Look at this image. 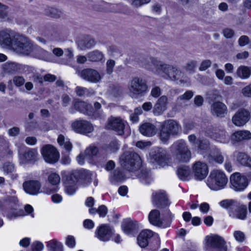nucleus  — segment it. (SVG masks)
I'll return each mask as SVG.
<instances>
[{"label":"nucleus","instance_id":"c85d7f7f","mask_svg":"<svg viewBox=\"0 0 251 251\" xmlns=\"http://www.w3.org/2000/svg\"><path fill=\"white\" fill-rule=\"evenodd\" d=\"M140 132L147 137H152L156 134L157 128L155 125L150 123H145L139 127Z\"/></svg>","mask_w":251,"mask_h":251},{"label":"nucleus","instance_id":"2f4dec72","mask_svg":"<svg viewBox=\"0 0 251 251\" xmlns=\"http://www.w3.org/2000/svg\"><path fill=\"white\" fill-rule=\"evenodd\" d=\"M3 69L5 73L12 75L22 73L24 66L15 62H6L4 65Z\"/></svg>","mask_w":251,"mask_h":251},{"label":"nucleus","instance_id":"b1692460","mask_svg":"<svg viewBox=\"0 0 251 251\" xmlns=\"http://www.w3.org/2000/svg\"><path fill=\"white\" fill-rule=\"evenodd\" d=\"M168 98L166 96H161L154 105L152 113L155 116H160L166 111L167 108Z\"/></svg>","mask_w":251,"mask_h":251},{"label":"nucleus","instance_id":"052dcab7","mask_svg":"<svg viewBox=\"0 0 251 251\" xmlns=\"http://www.w3.org/2000/svg\"><path fill=\"white\" fill-rule=\"evenodd\" d=\"M98 152V149L96 147L90 146L85 151V154L86 156L93 157L95 156Z\"/></svg>","mask_w":251,"mask_h":251},{"label":"nucleus","instance_id":"c9c22d12","mask_svg":"<svg viewBox=\"0 0 251 251\" xmlns=\"http://www.w3.org/2000/svg\"><path fill=\"white\" fill-rule=\"evenodd\" d=\"M95 44V40L89 36L84 37L77 42L78 48L82 50L90 49L93 48Z\"/></svg>","mask_w":251,"mask_h":251},{"label":"nucleus","instance_id":"cd10ccee","mask_svg":"<svg viewBox=\"0 0 251 251\" xmlns=\"http://www.w3.org/2000/svg\"><path fill=\"white\" fill-rule=\"evenodd\" d=\"M164 73L171 80H179L183 78V74L176 67L168 64Z\"/></svg>","mask_w":251,"mask_h":251},{"label":"nucleus","instance_id":"864d4df0","mask_svg":"<svg viewBox=\"0 0 251 251\" xmlns=\"http://www.w3.org/2000/svg\"><path fill=\"white\" fill-rule=\"evenodd\" d=\"M3 170L7 174H11L15 171L14 165L10 162H5L3 165Z\"/></svg>","mask_w":251,"mask_h":251},{"label":"nucleus","instance_id":"423d86ee","mask_svg":"<svg viewBox=\"0 0 251 251\" xmlns=\"http://www.w3.org/2000/svg\"><path fill=\"white\" fill-rule=\"evenodd\" d=\"M42 155L44 160L50 164L56 163L60 157L58 150L51 145H45L41 150Z\"/></svg>","mask_w":251,"mask_h":251},{"label":"nucleus","instance_id":"473e14b6","mask_svg":"<svg viewBox=\"0 0 251 251\" xmlns=\"http://www.w3.org/2000/svg\"><path fill=\"white\" fill-rule=\"evenodd\" d=\"M226 106L223 102H214L211 106V112L213 114L219 117H224L227 113Z\"/></svg>","mask_w":251,"mask_h":251},{"label":"nucleus","instance_id":"9b49d317","mask_svg":"<svg viewBox=\"0 0 251 251\" xmlns=\"http://www.w3.org/2000/svg\"><path fill=\"white\" fill-rule=\"evenodd\" d=\"M205 132L207 136L220 143L226 144L229 141V137L224 129L210 127L206 129Z\"/></svg>","mask_w":251,"mask_h":251},{"label":"nucleus","instance_id":"e433bc0d","mask_svg":"<svg viewBox=\"0 0 251 251\" xmlns=\"http://www.w3.org/2000/svg\"><path fill=\"white\" fill-rule=\"evenodd\" d=\"M193 172L195 178L198 180L204 179V164L201 161L196 162L193 166Z\"/></svg>","mask_w":251,"mask_h":251},{"label":"nucleus","instance_id":"4d7b16f0","mask_svg":"<svg viewBox=\"0 0 251 251\" xmlns=\"http://www.w3.org/2000/svg\"><path fill=\"white\" fill-rule=\"evenodd\" d=\"M115 65V61L112 59H109L106 63V72L108 75H111Z\"/></svg>","mask_w":251,"mask_h":251},{"label":"nucleus","instance_id":"dca6fc26","mask_svg":"<svg viewBox=\"0 0 251 251\" xmlns=\"http://www.w3.org/2000/svg\"><path fill=\"white\" fill-rule=\"evenodd\" d=\"M24 191L30 195H37L42 193L41 184L39 181L30 180L25 181L23 184Z\"/></svg>","mask_w":251,"mask_h":251},{"label":"nucleus","instance_id":"6e6552de","mask_svg":"<svg viewBox=\"0 0 251 251\" xmlns=\"http://www.w3.org/2000/svg\"><path fill=\"white\" fill-rule=\"evenodd\" d=\"M167 154L165 149L162 148H155L150 153V162L153 164L163 166L167 163Z\"/></svg>","mask_w":251,"mask_h":251},{"label":"nucleus","instance_id":"393cba45","mask_svg":"<svg viewBox=\"0 0 251 251\" xmlns=\"http://www.w3.org/2000/svg\"><path fill=\"white\" fill-rule=\"evenodd\" d=\"M247 207L243 204L237 202L235 208L228 211L229 216L232 218L245 220L247 216Z\"/></svg>","mask_w":251,"mask_h":251},{"label":"nucleus","instance_id":"ea45409f","mask_svg":"<svg viewBox=\"0 0 251 251\" xmlns=\"http://www.w3.org/2000/svg\"><path fill=\"white\" fill-rule=\"evenodd\" d=\"M74 108L78 111L87 115L92 113V106L82 101H76L74 104Z\"/></svg>","mask_w":251,"mask_h":251},{"label":"nucleus","instance_id":"603ef678","mask_svg":"<svg viewBox=\"0 0 251 251\" xmlns=\"http://www.w3.org/2000/svg\"><path fill=\"white\" fill-rule=\"evenodd\" d=\"M49 182L53 185H57L60 183V177L56 173H51L48 176Z\"/></svg>","mask_w":251,"mask_h":251},{"label":"nucleus","instance_id":"aec40b11","mask_svg":"<svg viewBox=\"0 0 251 251\" xmlns=\"http://www.w3.org/2000/svg\"><path fill=\"white\" fill-rule=\"evenodd\" d=\"M73 178L76 179V182L80 181L84 185H87L91 182L92 173L86 170H80L70 173Z\"/></svg>","mask_w":251,"mask_h":251},{"label":"nucleus","instance_id":"72a5a7b5","mask_svg":"<svg viewBox=\"0 0 251 251\" xmlns=\"http://www.w3.org/2000/svg\"><path fill=\"white\" fill-rule=\"evenodd\" d=\"M122 228L126 234L134 235L138 232L139 225L136 221L127 220L122 225Z\"/></svg>","mask_w":251,"mask_h":251},{"label":"nucleus","instance_id":"f704fd0d","mask_svg":"<svg viewBox=\"0 0 251 251\" xmlns=\"http://www.w3.org/2000/svg\"><path fill=\"white\" fill-rule=\"evenodd\" d=\"M77 183L76 179L73 178L70 174L66 176L65 181V190L68 195H72L75 193L76 190V184Z\"/></svg>","mask_w":251,"mask_h":251},{"label":"nucleus","instance_id":"680f3d73","mask_svg":"<svg viewBox=\"0 0 251 251\" xmlns=\"http://www.w3.org/2000/svg\"><path fill=\"white\" fill-rule=\"evenodd\" d=\"M119 149V145L117 141H112L107 147V150L111 152H115Z\"/></svg>","mask_w":251,"mask_h":251},{"label":"nucleus","instance_id":"412c9836","mask_svg":"<svg viewBox=\"0 0 251 251\" xmlns=\"http://www.w3.org/2000/svg\"><path fill=\"white\" fill-rule=\"evenodd\" d=\"M72 127L75 131L82 134L91 133L94 130L92 125L86 121H77L74 122Z\"/></svg>","mask_w":251,"mask_h":251},{"label":"nucleus","instance_id":"20e7f679","mask_svg":"<svg viewBox=\"0 0 251 251\" xmlns=\"http://www.w3.org/2000/svg\"><path fill=\"white\" fill-rule=\"evenodd\" d=\"M121 165L126 170L134 172L141 166L140 156L135 152L127 151L123 153L120 158Z\"/></svg>","mask_w":251,"mask_h":251},{"label":"nucleus","instance_id":"a211bd4d","mask_svg":"<svg viewBox=\"0 0 251 251\" xmlns=\"http://www.w3.org/2000/svg\"><path fill=\"white\" fill-rule=\"evenodd\" d=\"M167 214L170 220L166 226H168L170 225L171 220L173 217L169 210H168ZM149 220L150 223L154 226L163 227L165 226H163V221L160 218V212L158 210L154 209L150 212L149 215Z\"/></svg>","mask_w":251,"mask_h":251},{"label":"nucleus","instance_id":"bf43d9fd","mask_svg":"<svg viewBox=\"0 0 251 251\" xmlns=\"http://www.w3.org/2000/svg\"><path fill=\"white\" fill-rule=\"evenodd\" d=\"M233 236L238 242H243L245 240V233L240 230H236L233 232Z\"/></svg>","mask_w":251,"mask_h":251},{"label":"nucleus","instance_id":"e2e57ef3","mask_svg":"<svg viewBox=\"0 0 251 251\" xmlns=\"http://www.w3.org/2000/svg\"><path fill=\"white\" fill-rule=\"evenodd\" d=\"M44 245L42 243L36 241L33 242L31 245L32 251H42L44 249Z\"/></svg>","mask_w":251,"mask_h":251},{"label":"nucleus","instance_id":"c03bdc74","mask_svg":"<svg viewBox=\"0 0 251 251\" xmlns=\"http://www.w3.org/2000/svg\"><path fill=\"white\" fill-rule=\"evenodd\" d=\"M236 75L242 79H247L251 75V68L247 66H241L237 69Z\"/></svg>","mask_w":251,"mask_h":251},{"label":"nucleus","instance_id":"a19ab883","mask_svg":"<svg viewBox=\"0 0 251 251\" xmlns=\"http://www.w3.org/2000/svg\"><path fill=\"white\" fill-rule=\"evenodd\" d=\"M87 57L89 61L93 62L103 61L104 60V55L103 53L97 50L87 53Z\"/></svg>","mask_w":251,"mask_h":251},{"label":"nucleus","instance_id":"7ed1b4c3","mask_svg":"<svg viewBox=\"0 0 251 251\" xmlns=\"http://www.w3.org/2000/svg\"><path fill=\"white\" fill-rule=\"evenodd\" d=\"M227 181L228 178L223 171L213 170L207 178L206 184L211 190L218 191L225 188Z\"/></svg>","mask_w":251,"mask_h":251},{"label":"nucleus","instance_id":"7c9ffc66","mask_svg":"<svg viewBox=\"0 0 251 251\" xmlns=\"http://www.w3.org/2000/svg\"><path fill=\"white\" fill-rule=\"evenodd\" d=\"M205 154L208 155L219 163H222L224 161V157L220 151L213 147L206 145V147H205Z\"/></svg>","mask_w":251,"mask_h":251},{"label":"nucleus","instance_id":"ddd939ff","mask_svg":"<svg viewBox=\"0 0 251 251\" xmlns=\"http://www.w3.org/2000/svg\"><path fill=\"white\" fill-rule=\"evenodd\" d=\"M140 65L148 70H152L151 64L157 69L164 72L168 65L156 58L150 56L147 58H142L140 61Z\"/></svg>","mask_w":251,"mask_h":251},{"label":"nucleus","instance_id":"09e8293b","mask_svg":"<svg viewBox=\"0 0 251 251\" xmlns=\"http://www.w3.org/2000/svg\"><path fill=\"white\" fill-rule=\"evenodd\" d=\"M237 203V201L233 200H225L220 201L219 205L224 208L228 209L229 211L234 209Z\"/></svg>","mask_w":251,"mask_h":251},{"label":"nucleus","instance_id":"5fc2aeb1","mask_svg":"<svg viewBox=\"0 0 251 251\" xmlns=\"http://www.w3.org/2000/svg\"><path fill=\"white\" fill-rule=\"evenodd\" d=\"M197 66V62L194 60L188 61L184 66V69L186 72L192 73L194 72L195 68Z\"/></svg>","mask_w":251,"mask_h":251},{"label":"nucleus","instance_id":"79ce46f5","mask_svg":"<svg viewBox=\"0 0 251 251\" xmlns=\"http://www.w3.org/2000/svg\"><path fill=\"white\" fill-rule=\"evenodd\" d=\"M32 52V55L38 58L45 60L50 59V53L40 47L34 46Z\"/></svg>","mask_w":251,"mask_h":251},{"label":"nucleus","instance_id":"69168bd1","mask_svg":"<svg viewBox=\"0 0 251 251\" xmlns=\"http://www.w3.org/2000/svg\"><path fill=\"white\" fill-rule=\"evenodd\" d=\"M66 245L71 248H73L75 246V240L73 236L68 235L66 239Z\"/></svg>","mask_w":251,"mask_h":251},{"label":"nucleus","instance_id":"bb28decb","mask_svg":"<svg viewBox=\"0 0 251 251\" xmlns=\"http://www.w3.org/2000/svg\"><path fill=\"white\" fill-rule=\"evenodd\" d=\"M194 93L191 90L186 91L183 94L178 96L175 102V108L176 109L180 110L182 108L187 106L186 103L193 97Z\"/></svg>","mask_w":251,"mask_h":251},{"label":"nucleus","instance_id":"338daca9","mask_svg":"<svg viewBox=\"0 0 251 251\" xmlns=\"http://www.w3.org/2000/svg\"><path fill=\"white\" fill-rule=\"evenodd\" d=\"M61 99L62 105L64 107L67 106L70 103L72 100L71 97L67 94H63L61 96Z\"/></svg>","mask_w":251,"mask_h":251},{"label":"nucleus","instance_id":"f8f14e48","mask_svg":"<svg viewBox=\"0 0 251 251\" xmlns=\"http://www.w3.org/2000/svg\"><path fill=\"white\" fill-rule=\"evenodd\" d=\"M231 188L235 191H242L248 186V180L239 173L232 174L230 177Z\"/></svg>","mask_w":251,"mask_h":251},{"label":"nucleus","instance_id":"6e6d98bb","mask_svg":"<svg viewBox=\"0 0 251 251\" xmlns=\"http://www.w3.org/2000/svg\"><path fill=\"white\" fill-rule=\"evenodd\" d=\"M151 1V0H132L130 4L133 7L137 8L150 3Z\"/></svg>","mask_w":251,"mask_h":251},{"label":"nucleus","instance_id":"f3484780","mask_svg":"<svg viewBox=\"0 0 251 251\" xmlns=\"http://www.w3.org/2000/svg\"><path fill=\"white\" fill-rule=\"evenodd\" d=\"M107 127L116 131L119 135L124 134L125 124L120 118L111 117L108 119Z\"/></svg>","mask_w":251,"mask_h":251},{"label":"nucleus","instance_id":"f03ea898","mask_svg":"<svg viewBox=\"0 0 251 251\" xmlns=\"http://www.w3.org/2000/svg\"><path fill=\"white\" fill-rule=\"evenodd\" d=\"M175 159L179 162L187 163L191 158V152L183 140H179L175 142L171 146Z\"/></svg>","mask_w":251,"mask_h":251},{"label":"nucleus","instance_id":"de8ad7c7","mask_svg":"<svg viewBox=\"0 0 251 251\" xmlns=\"http://www.w3.org/2000/svg\"><path fill=\"white\" fill-rule=\"evenodd\" d=\"M124 179V175L118 169L114 170L110 176V180L112 183L122 181Z\"/></svg>","mask_w":251,"mask_h":251},{"label":"nucleus","instance_id":"774afa93","mask_svg":"<svg viewBox=\"0 0 251 251\" xmlns=\"http://www.w3.org/2000/svg\"><path fill=\"white\" fill-rule=\"evenodd\" d=\"M242 93L246 97L251 98V84L243 88Z\"/></svg>","mask_w":251,"mask_h":251},{"label":"nucleus","instance_id":"13d9d810","mask_svg":"<svg viewBox=\"0 0 251 251\" xmlns=\"http://www.w3.org/2000/svg\"><path fill=\"white\" fill-rule=\"evenodd\" d=\"M12 82L14 85L17 87H20L24 85L25 82V79L22 76H15L13 77ZM11 80L9 81L11 82Z\"/></svg>","mask_w":251,"mask_h":251},{"label":"nucleus","instance_id":"5701e85b","mask_svg":"<svg viewBox=\"0 0 251 251\" xmlns=\"http://www.w3.org/2000/svg\"><path fill=\"white\" fill-rule=\"evenodd\" d=\"M38 156L37 150L29 149L23 154L20 155V162L23 164H34L38 160Z\"/></svg>","mask_w":251,"mask_h":251},{"label":"nucleus","instance_id":"37998d69","mask_svg":"<svg viewBox=\"0 0 251 251\" xmlns=\"http://www.w3.org/2000/svg\"><path fill=\"white\" fill-rule=\"evenodd\" d=\"M46 247L49 251H63V245L55 239L46 242Z\"/></svg>","mask_w":251,"mask_h":251},{"label":"nucleus","instance_id":"9d476101","mask_svg":"<svg viewBox=\"0 0 251 251\" xmlns=\"http://www.w3.org/2000/svg\"><path fill=\"white\" fill-rule=\"evenodd\" d=\"M34 46L30 41L25 39H16L12 45L13 49L18 53L28 55L32 52Z\"/></svg>","mask_w":251,"mask_h":251},{"label":"nucleus","instance_id":"0eeeda50","mask_svg":"<svg viewBox=\"0 0 251 251\" xmlns=\"http://www.w3.org/2000/svg\"><path fill=\"white\" fill-rule=\"evenodd\" d=\"M114 233L113 227L107 224H102L97 227L95 236L100 241L106 242L111 239Z\"/></svg>","mask_w":251,"mask_h":251},{"label":"nucleus","instance_id":"0e129e2a","mask_svg":"<svg viewBox=\"0 0 251 251\" xmlns=\"http://www.w3.org/2000/svg\"><path fill=\"white\" fill-rule=\"evenodd\" d=\"M24 215H25L24 211H23L22 210H20L17 211H12L9 212L7 214V217L8 218L12 219L13 218H15L17 217Z\"/></svg>","mask_w":251,"mask_h":251},{"label":"nucleus","instance_id":"4c0bfd02","mask_svg":"<svg viewBox=\"0 0 251 251\" xmlns=\"http://www.w3.org/2000/svg\"><path fill=\"white\" fill-rule=\"evenodd\" d=\"M236 160L240 165L251 168V157L244 152H237L235 154Z\"/></svg>","mask_w":251,"mask_h":251},{"label":"nucleus","instance_id":"4be33fe9","mask_svg":"<svg viewBox=\"0 0 251 251\" xmlns=\"http://www.w3.org/2000/svg\"><path fill=\"white\" fill-rule=\"evenodd\" d=\"M153 204L158 208H163L170 204L166 194L162 191L152 193Z\"/></svg>","mask_w":251,"mask_h":251},{"label":"nucleus","instance_id":"1a4fd4ad","mask_svg":"<svg viewBox=\"0 0 251 251\" xmlns=\"http://www.w3.org/2000/svg\"><path fill=\"white\" fill-rule=\"evenodd\" d=\"M207 246L212 248L213 251H228L226 241L217 235H210L206 238Z\"/></svg>","mask_w":251,"mask_h":251},{"label":"nucleus","instance_id":"a18cd8bd","mask_svg":"<svg viewBox=\"0 0 251 251\" xmlns=\"http://www.w3.org/2000/svg\"><path fill=\"white\" fill-rule=\"evenodd\" d=\"M57 143L62 147L67 152H70L72 149V144L68 139H66L62 134L59 135Z\"/></svg>","mask_w":251,"mask_h":251},{"label":"nucleus","instance_id":"c756f323","mask_svg":"<svg viewBox=\"0 0 251 251\" xmlns=\"http://www.w3.org/2000/svg\"><path fill=\"white\" fill-rule=\"evenodd\" d=\"M231 139L236 142L251 140V132L248 130H237L231 135Z\"/></svg>","mask_w":251,"mask_h":251},{"label":"nucleus","instance_id":"58836bf2","mask_svg":"<svg viewBox=\"0 0 251 251\" xmlns=\"http://www.w3.org/2000/svg\"><path fill=\"white\" fill-rule=\"evenodd\" d=\"M140 181L145 184H150L153 181V178L151 171L147 169H142L137 175Z\"/></svg>","mask_w":251,"mask_h":251},{"label":"nucleus","instance_id":"f257e3e1","mask_svg":"<svg viewBox=\"0 0 251 251\" xmlns=\"http://www.w3.org/2000/svg\"><path fill=\"white\" fill-rule=\"evenodd\" d=\"M181 126L177 122L169 119L162 122L159 127L158 137L164 144L169 140L171 136H175L178 134Z\"/></svg>","mask_w":251,"mask_h":251},{"label":"nucleus","instance_id":"2eb2a0df","mask_svg":"<svg viewBox=\"0 0 251 251\" xmlns=\"http://www.w3.org/2000/svg\"><path fill=\"white\" fill-rule=\"evenodd\" d=\"M77 73L85 80L92 83H98L101 79V76L100 73L97 70L93 69H85L80 71H77Z\"/></svg>","mask_w":251,"mask_h":251},{"label":"nucleus","instance_id":"6ab92c4d","mask_svg":"<svg viewBox=\"0 0 251 251\" xmlns=\"http://www.w3.org/2000/svg\"><path fill=\"white\" fill-rule=\"evenodd\" d=\"M16 40L14 32L10 30L0 31V45L2 47H12Z\"/></svg>","mask_w":251,"mask_h":251},{"label":"nucleus","instance_id":"4468645a","mask_svg":"<svg viewBox=\"0 0 251 251\" xmlns=\"http://www.w3.org/2000/svg\"><path fill=\"white\" fill-rule=\"evenodd\" d=\"M250 112L245 108L238 110L232 117L233 124L238 127L245 126L250 120Z\"/></svg>","mask_w":251,"mask_h":251},{"label":"nucleus","instance_id":"3c124183","mask_svg":"<svg viewBox=\"0 0 251 251\" xmlns=\"http://www.w3.org/2000/svg\"><path fill=\"white\" fill-rule=\"evenodd\" d=\"M9 7L0 2V18L4 21L8 20Z\"/></svg>","mask_w":251,"mask_h":251},{"label":"nucleus","instance_id":"a878e982","mask_svg":"<svg viewBox=\"0 0 251 251\" xmlns=\"http://www.w3.org/2000/svg\"><path fill=\"white\" fill-rule=\"evenodd\" d=\"M158 238V234H154L152 231L150 230H144L140 232L137 237V242L141 248H145L149 244V239L153 236Z\"/></svg>","mask_w":251,"mask_h":251},{"label":"nucleus","instance_id":"8fccbe9b","mask_svg":"<svg viewBox=\"0 0 251 251\" xmlns=\"http://www.w3.org/2000/svg\"><path fill=\"white\" fill-rule=\"evenodd\" d=\"M45 13L46 15L54 18H57L61 16V12L57 9L49 7L46 9Z\"/></svg>","mask_w":251,"mask_h":251},{"label":"nucleus","instance_id":"49530a36","mask_svg":"<svg viewBox=\"0 0 251 251\" xmlns=\"http://www.w3.org/2000/svg\"><path fill=\"white\" fill-rule=\"evenodd\" d=\"M191 174L190 168L187 166L179 167L177 170V176L182 180H187L189 179Z\"/></svg>","mask_w":251,"mask_h":251},{"label":"nucleus","instance_id":"39448f33","mask_svg":"<svg viewBox=\"0 0 251 251\" xmlns=\"http://www.w3.org/2000/svg\"><path fill=\"white\" fill-rule=\"evenodd\" d=\"M128 89L129 95L132 98L138 99L146 94L148 86L145 79L136 76L129 81Z\"/></svg>","mask_w":251,"mask_h":251}]
</instances>
